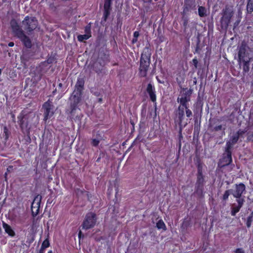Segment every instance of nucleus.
I'll return each mask as SVG.
<instances>
[{"label": "nucleus", "mask_w": 253, "mask_h": 253, "mask_svg": "<svg viewBox=\"0 0 253 253\" xmlns=\"http://www.w3.org/2000/svg\"><path fill=\"white\" fill-rule=\"evenodd\" d=\"M41 197L39 196L35 198L32 205L31 211L33 215H36L39 213L40 208Z\"/></svg>", "instance_id": "nucleus-10"}, {"label": "nucleus", "mask_w": 253, "mask_h": 253, "mask_svg": "<svg viewBox=\"0 0 253 253\" xmlns=\"http://www.w3.org/2000/svg\"><path fill=\"white\" fill-rule=\"evenodd\" d=\"M187 23H188L187 20H184V25L186 26L187 24Z\"/></svg>", "instance_id": "nucleus-38"}, {"label": "nucleus", "mask_w": 253, "mask_h": 253, "mask_svg": "<svg viewBox=\"0 0 253 253\" xmlns=\"http://www.w3.org/2000/svg\"><path fill=\"white\" fill-rule=\"evenodd\" d=\"M240 208L241 205L239 206H237V207H234L231 211L232 215L234 216L236 214V213H237L240 211Z\"/></svg>", "instance_id": "nucleus-22"}, {"label": "nucleus", "mask_w": 253, "mask_h": 253, "mask_svg": "<svg viewBox=\"0 0 253 253\" xmlns=\"http://www.w3.org/2000/svg\"><path fill=\"white\" fill-rule=\"evenodd\" d=\"M251 57H248V59L241 61V63H243V71L245 72H248L249 71V63L251 61Z\"/></svg>", "instance_id": "nucleus-16"}, {"label": "nucleus", "mask_w": 253, "mask_h": 253, "mask_svg": "<svg viewBox=\"0 0 253 253\" xmlns=\"http://www.w3.org/2000/svg\"><path fill=\"white\" fill-rule=\"evenodd\" d=\"M225 127H223L221 125H217L213 127L212 130L217 131L221 130H225Z\"/></svg>", "instance_id": "nucleus-20"}, {"label": "nucleus", "mask_w": 253, "mask_h": 253, "mask_svg": "<svg viewBox=\"0 0 253 253\" xmlns=\"http://www.w3.org/2000/svg\"><path fill=\"white\" fill-rule=\"evenodd\" d=\"M252 222V216H249L247 218V226L248 228L250 227Z\"/></svg>", "instance_id": "nucleus-25"}, {"label": "nucleus", "mask_w": 253, "mask_h": 253, "mask_svg": "<svg viewBox=\"0 0 253 253\" xmlns=\"http://www.w3.org/2000/svg\"><path fill=\"white\" fill-rule=\"evenodd\" d=\"M236 253H245L244 251L242 249H237L235 251Z\"/></svg>", "instance_id": "nucleus-31"}, {"label": "nucleus", "mask_w": 253, "mask_h": 253, "mask_svg": "<svg viewBox=\"0 0 253 253\" xmlns=\"http://www.w3.org/2000/svg\"><path fill=\"white\" fill-rule=\"evenodd\" d=\"M91 37L89 33H87L84 35H80L78 36V40L80 42H83L84 40L88 39Z\"/></svg>", "instance_id": "nucleus-19"}, {"label": "nucleus", "mask_w": 253, "mask_h": 253, "mask_svg": "<svg viewBox=\"0 0 253 253\" xmlns=\"http://www.w3.org/2000/svg\"><path fill=\"white\" fill-rule=\"evenodd\" d=\"M14 43L13 42H10L9 43H8V46H10V47H12V46H14Z\"/></svg>", "instance_id": "nucleus-36"}, {"label": "nucleus", "mask_w": 253, "mask_h": 253, "mask_svg": "<svg viewBox=\"0 0 253 253\" xmlns=\"http://www.w3.org/2000/svg\"><path fill=\"white\" fill-rule=\"evenodd\" d=\"M58 85H59V87H61L62 86V84L60 83Z\"/></svg>", "instance_id": "nucleus-41"}, {"label": "nucleus", "mask_w": 253, "mask_h": 253, "mask_svg": "<svg viewBox=\"0 0 253 253\" xmlns=\"http://www.w3.org/2000/svg\"><path fill=\"white\" fill-rule=\"evenodd\" d=\"M193 63L195 67V68H197V65H198V60L196 58H194L192 60Z\"/></svg>", "instance_id": "nucleus-30"}, {"label": "nucleus", "mask_w": 253, "mask_h": 253, "mask_svg": "<svg viewBox=\"0 0 253 253\" xmlns=\"http://www.w3.org/2000/svg\"><path fill=\"white\" fill-rule=\"evenodd\" d=\"M237 202L238 203V206L241 205V207L242 206V204H243V201H241L240 199H239L237 200Z\"/></svg>", "instance_id": "nucleus-35"}, {"label": "nucleus", "mask_w": 253, "mask_h": 253, "mask_svg": "<svg viewBox=\"0 0 253 253\" xmlns=\"http://www.w3.org/2000/svg\"><path fill=\"white\" fill-rule=\"evenodd\" d=\"M156 227L159 229L166 230V226L163 220H159L156 224Z\"/></svg>", "instance_id": "nucleus-17"}, {"label": "nucleus", "mask_w": 253, "mask_h": 253, "mask_svg": "<svg viewBox=\"0 0 253 253\" xmlns=\"http://www.w3.org/2000/svg\"><path fill=\"white\" fill-rule=\"evenodd\" d=\"M149 64V57L147 56L144 57V55L142 54L140 59L139 67V73L141 77H145L146 76Z\"/></svg>", "instance_id": "nucleus-6"}, {"label": "nucleus", "mask_w": 253, "mask_h": 253, "mask_svg": "<svg viewBox=\"0 0 253 253\" xmlns=\"http://www.w3.org/2000/svg\"><path fill=\"white\" fill-rule=\"evenodd\" d=\"M247 9L248 12L251 13L253 11V5L252 3H248L247 6Z\"/></svg>", "instance_id": "nucleus-24"}, {"label": "nucleus", "mask_w": 253, "mask_h": 253, "mask_svg": "<svg viewBox=\"0 0 253 253\" xmlns=\"http://www.w3.org/2000/svg\"><path fill=\"white\" fill-rule=\"evenodd\" d=\"M139 32H137V31H135L133 33V37L135 38H138V37L139 36Z\"/></svg>", "instance_id": "nucleus-32"}, {"label": "nucleus", "mask_w": 253, "mask_h": 253, "mask_svg": "<svg viewBox=\"0 0 253 253\" xmlns=\"http://www.w3.org/2000/svg\"><path fill=\"white\" fill-rule=\"evenodd\" d=\"M99 141L96 139H93L92 140L91 144L94 146H96L98 145Z\"/></svg>", "instance_id": "nucleus-29"}, {"label": "nucleus", "mask_w": 253, "mask_h": 253, "mask_svg": "<svg viewBox=\"0 0 253 253\" xmlns=\"http://www.w3.org/2000/svg\"><path fill=\"white\" fill-rule=\"evenodd\" d=\"M242 134V132L238 131L237 133L232 136L230 140L227 142L226 145V152H227V158L229 160L228 164L232 161L231 154L230 149L232 146L235 144L238 140L239 135Z\"/></svg>", "instance_id": "nucleus-5"}, {"label": "nucleus", "mask_w": 253, "mask_h": 253, "mask_svg": "<svg viewBox=\"0 0 253 253\" xmlns=\"http://www.w3.org/2000/svg\"><path fill=\"white\" fill-rule=\"evenodd\" d=\"M47 253H52V252L51 251H50L48 252Z\"/></svg>", "instance_id": "nucleus-42"}, {"label": "nucleus", "mask_w": 253, "mask_h": 253, "mask_svg": "<svg viewBox=\"0 0 253 253\" xmlns=\"http://www.w3.org/2000/svg\"><path fill=\"white\" fill-rule=\"evenodd\" d=\"M247 48L248 47L245 44H242L240 47L238 56L239 58V61L240 63H241V61L244 60V59L247 60L248 57H250L248 53L246 52Z\"/></svg>", "instance_id": "nucleus-11"}, {"label": "nucleus", "mask_w": 253, "mask_h": 253, "mask_svg": "<svg viewBox=\"0 0 253 253\" xmlns=\"http://www.w3.org/2000/svg\"><path fill=\"white\" fill-rule=\"evenodd\" d=\"M198 13L200 17H204L207 15V10L203 6H199L198 8Z\"/></svg>", "instance_id": "nucleus-18"}, {"label": "nucleus", "mask_w": 253, "mask_h": 253, "mask_svg": "<svg viewBox=\"0 0 253 253\" xmlns=\"http://www.w3.org/2000/svg\"><path fill=\"white\" fill-rule=\"evenodd\" d=\"M10 25L15 35L21 40L26 47L30 48L32 46L30 39L25 35L17 22L15 20H12L10 22Z\"/></svg>", "instance_id": "nucleus-2"}, {"label": "nucleus", "mask_w": 253, "mask_h": 253, "mask_svg": "<svg viewBox=\"0 0 253 253\" xmlns=\"http://www.w3.org/2000/svg\"><path fill=\"white\" fill-rule=\"evenodd\" d=\"M230 193V190H227L225 192L224 195H223V199L224 200H226L228 198V197L229 196Z\"/></svg>", "instance_id": "nucleus-26"}, {"label": "nucleus", "mask_w": 253, "mask_h": 253, "mask_svg": "<svg viewBox=\"0 0 253 253\" xmlns=\"http://www.w3.org/2000/svg\"><path fill=\"white\" fill-rule=\"evenodd\" d=\"M42 108L43 109L44 120L46 121L53 116L54 106L52 102L48 100L43 104Z\"/></svg>", "instance_id": "nucleus-7"}, {"label": "nucleus", "mask_w": 253, "mask_h": 253, "mask_svg": "<svg viewBox=\"0 0 253 253\" xmlns=\"http://www.w3.org/2000/svg\"><path fill=\"white\" fill-rule=\"evenodd\" d=\"M84 84V82L83 79H78L75 85V89L70 97V100L72 102L71 105V110L70 112V117L74 119L77 118H79L80 117V115L79 114L80 110L76 107V106L81 100L82 91L83 89Z\"/></svg>", "instance_id": "nucleus-1"}, {"label": "nucleus", "mask_w": 253, "mask_h": 253, "mask_svg": "<svg viewBox=\"0 0 253 253\" xmlns=\"http://www.w3.org/2000/svg\"><path fill=\"white\" fill-rule=\"evenodd\" d=\"M245 190V186L243 183L236 184L234 189L230 190V193L235 198H240Z\"/></svg>", "instance_id": "nucleus-9"}, {"label": "nucleus", "mask_w": 253, "mask_h": 253, "mask_svg": "<svg viewBox=\"0 0 253 253\" xmlns=\"http://www.w3.org/2000/svg\"><path fill=\"white\" fill-rule=\"evenodd\" d=\"M137 39L134 37V38L132 39V42L133 43H134V42H137Z\"/></svg>", "instance_id": "nucleus-37"}, {"label": "nucleus", "mask_w": 253, "mask_h": 253, "mask_svg": "<svg viewBox=\"0 0 253 253\" xmlns=\"http://www.w3.org/2000/svg\"><path fill=\"white\" fill-rule=\"evenodd\" d=\"M7 132H8V129L6 127H4V133H5V136H6V138H7V137H8V134H7Z\"/></svg>", "instance_id": "nucleus-33"}, {"label": "nucleus", "mask_w": 253, "mask_h": 253, "mask_svg": "<svg viewBox=\"0 0 253 253\" xmlns=\"http://www.w3.org/2000/svg\"><path fill=\"white\" fill-rule=\"evenodd\" d=\"M222 15V16L220 20L221 27L223 28L226 29L230 22L232 12L228 9H225L223 10Z\"/></svg>", "instance_id": "nucleus-8"}, {"label": "nucleus", "mask_w": 253, "mask_h": 253, "mask_svg": "<svg viewBox=\"0 0 253 253\" xmlns=\"http://www.w3.org/2000/svg\"><path fill=\"white\" fill-rule=\"evenodd\" d=\"M96 214L93 212H89L85 215L82 224L83 229L87 230L93 228L96 222Z\"/></svg>", "instance_id": "nucleus-4"}, {"label": "nucleus", "mask_w": 253, "mask_h": 253, "mask_svg": "<svg viewBox=\"0 0 253 253\" xmlns=\"http://www.w3.org/2000/svg\"><path fill=\"white\" fill-rule=\"evenodd\" d=\"M3 227L5 232L7 233L9 236L13 237L15 235V232L9 225L6 223H3Z\"/></svg>", "instance_id": "nucleus-15"}, {"label": "nucleus", "mask_w": 253, "mask_h": 253, "mask_svg": "<svg viewBox=\"0 0 253 253\" xmlns=\"http://www.w3.org/2000/svg\"><path fill=\"white\" fill-rule=\"evenodd\" d=\"M185 109H186V108L184 107L179 106L176 113V121L178 122L180 125L183 120Z\"/></svg>", "instance_id": "nucleus-12"}, {"label": "nucleus", "mask_w": 253, "mask_h": 253, "mask_svg": "<svg viewBox=\"0 0 253 253\" xmlns=\"http://www.w3.org/2000/svg\"><path fill=\"white\" fill-rule=\"evenodd\" d=\"M38 21L34 17L27 16L22 22V26L25 31L28 34L34 30L38 26Z\"/></svg>", "instance_id": "nucleus-3"}, {"label": "nucleus", "mask_w": 253, "mask_h": 253, "mask_svg": "<svg viewBox=\"0 0 253 253\" xmlns=\"http://www.w3.org/2000/svg\"><path fill=\"white\" fill-rule=\"evenodd\" d=\"M147 92L149 95L150 98L152 101L155 102L156 100V96L155 94V90L154 87L151 84H149L147 85Z\"/></svg>", "instance_id": "nucleus-13"}, {"label": "nucleus", "mask_w": 253, "mask_h": 253, "mask_svg": "<svg viewBox=\"0 0 253 253\" xmlns=\"http://www.w3.org/2000/svg\"><path fill=\"white\" fill-rule=\"evenodd\" d=\"M18 119L19 124L20 125L21 128H23L24 127L23 119H22L20 116H19Z\"/></svg>", "instance_id": "nucleus-28"}, {"label": "nucleus", "mask_w": 253, "mask_h": 253, "mask_svg": "<svg viewBox=\"0 0 253 253\" xmlns=\"http://www.w3.org/2000/svg\"><path fill=\"white\" fill-rule=\"evenodd\" d=\"M186 111V115L187 117H190L192 116V113L190 110L188 109V107L187 106V108L185 109Z\"/></svg>", "instance_id": "nucleus-27"}, {"label": "nucleus", "mask_w": 253, "mask_h": 253, "mask_svg": "<svg viewBox=\"0 0 253 253\" xmlns=\"http://www.w3.org/2000/svg\"><path fill=\"white\" fill-rule=\"evenodd\" d=\"M111 0H105L104 7L106 8L107 5L109 4Z\"/></svg>", "instance_id": "nucleus-34"}, {"label": "nucleus", "mask_w": 253, "mask_h": 253, "mask_svg": "<svg viewBox=\"0 0 253 253\" xmlns=\"http://www.w3.org/2000/svg\"><path fill=\"white\" fill-rule=\"evenodd\" d=\"M188 10V9H187V8H186H186H184V12H186V10Z\"/></svg>", "instance_id": "nucleus-40"}, {"label": "nucleus", "mask_w": 253, "mask_h": 253, "mask_svg": "<svg viewBox=\"0 0 253 253\" xmlns=\"http://www.w3.org/2000/svg\"><path fill=\"white\" fill-rule=\"evenodd\" d=\"M43 249H41V251H40V253H43Z\"/></svg>", "instance_id": "nucleus-39"}, {"label": "nucleus", "mask_w": 253, "mask_h": 253, "mask_svg": "<svg viewBox=\"0 0 253 253\" xmlns=\"http://www.w3.org/2000/svg\"><path fill=\"white\" fill-rule=\"evenodd\" d=\"M81 234V231H80V232H79V236H80Z\"/></svg>", "instance_id": "nucleus-43"}, {"label": "nucleus", "mask_w": 253, "mask_h": 253, "mask_svg": "<svg viewBox=\"0 0 253 253\" xmlns=\"http://www.w3.org/2000/svg\"><path fill=\"white\" fill-rule=\"evenodd\" d=\"M190 100L189 97L187 95L184 94L182 95L180 97L177 98V101L180 103L179 106L184 107L187 108V102Z\"/></svg>", "instance_id": "nucleus-14"}, {"label": "nucleus", "mask_w": 253, "mask_h": 253, "mask_svg": "<svg viewBox=\"0 0 253 253\" xmlns=\"http://www.w3.org/2000/svg\"><path fill=\"white\" fill-rule=\"evenodd\" d=\"M49 242L47 240H45L43 242L42 245V249L44 250V249L47 248L49 246Z\"/></svg>", "instance_id": "nucleus-23"}, {"label": "nucleus", "mask_w": 253, "mask_h": 253, "mask_svg": "<svg viewBox=\"0 0 253 253\" xmlns=\"http://www.w3.org/2000/svg\"><path fill=\"white\" fill-rule=\"evenodd\" d=\"M204 182V178L201 172L199 171V174L198 175V182L199 184H202Z\"/></svg>", "instance_id": "nucleus-21"}]
</instances>
